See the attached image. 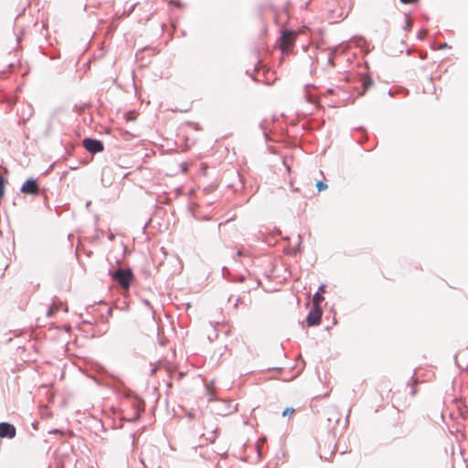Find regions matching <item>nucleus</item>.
<instances>
[{
    "label": "nucleus",
    "instance_id": "obj_1",
    "mask_svg": "<svg viewBox=\"0 0 468 468\" xmlns=\"http://www.w3.org/2000/svg\"><path fill=\"white\" fill-rule=\"evenodd\" d=\"M112 279L116 281L123 289H128L133 280V271L130 269H118L113 274Z\"/></svg>",
    "mask_w": 468,
    "mask_h": 468
},
{
    "label": "nucleus",
    "instance_id": "obj_2",
    "mask_svg": "<svg viewBox=\"0 0 468 468\" xmlns=\"http://www.w3.org/2000/svg\"><path fill=\"white\" fill-rule=\"evenodd\" d=\"M323 311L319 304L314 305L310 312L308 313L306 323L308 326L318 325L321 323Z\"/></svg>",
    "mask_w": 468,
    "mask_h": 468
},
{
    "label": "nucleus",
    "instance_id": "obj_3",
    "mask_svg": "<svg viewBox=\"0 0 468 468\" xmlns=\"http://www.w3.org/2000/svg\"><path fill=\"white\" fill-rule=\"evenodd\" d=\"M296 32L292 30H283L281 37V48L285 50L294 44Z\"/></svg>",
    "mask_w": 468,
    "mask_h": 468
},
{
    "label": "nucleus",
    "instance_id": "obj_4",
    "mask_svg": "<svg viewBox=\"0 0 468 468\" xmlns=\"http://www.w3.org/2000/svg\"><path fill=\"white\" fill-rule=\"evenodd\" d=\"M84 148L92 154L101 153L103 151V144L100 140L86 138L82 141Z\"/></svg>",
    "mask_w": 468,
    "mask_h": 468
},
{
    "label": "nucleus",
    "instance_id": "obj_5",
    "mask_svg": "<svg viewBox=\"0 0 468 468\" xmlns=\"http://www.w3.org/2000/svg\"><path fill=\"white\" fill-rule=\"evenodd\" d=\"M16 436V428L7 422L0 423V437L12 439Z\"/></svg>",
    "mask_w": 468,
    "mask_h": 468
},
{
    "label": "nucleus",
    "instance_id": "obj_6",
    "mask_svg": "<svg viewBox=\"0 0 468 468\" xmlns=\"http://www.w3.org/2000/svg\"><path fill=\"white\" fill-rule=\"evenodd\" d=\"M20 190L25 194L37 195L39 189L36 180L28 179L22 185Z\"/></svg>",
    "mask_w": 468,
    "mask_h": 468
},
{
    "label": "nucleus",
    "instance_id": "obj_7",
    "mask_svg": "<svg viewBox=\"0 0 468 468\" xmlns=\"http://www.w3.org/2000/svg\"><path fill=\"white\" fill-rule=\"evenodd\" d=\"M325 285L322 284L319 286L317 292L314 293L313 298L314 305L321 304V303L324 300L323 293L324 292Z\"/></svg>",
    "mask_w": 468,
    "mask_h": 468
},
{
    "label": "nucleus",
    "instance_id": "obj_8",
    "mask_svg": "<svg viewBox=\"0 0 468 468\" xmlns=\"http://www.w3.org/2000/svg\"><path fill=\"white\" fill-rule=\"evenodd\" d=\"M372 84H373L372 80L370 78H366L362 83L364 90H367Z\"/></svg>",
    "mask_w": 468,
    "mask_h": 468
},
{
    "label": "nucleus",
    "instance_id": "obj_9",
    "mask_svg": "<svg viewBox=\"0 0 468 468\" xmlns=\"http://www.w3.org/2000/svg\"><path fill=\"white\" fill-rule=\"evenodd\" d=\"M5 179L0 176V197L5 194Z\"/></svg>",
    "mask_w": 468,
    "mask_h": 468
},
{
    "label": "nucleus",
    "instance_id": "obj_10",
    "mask_svg": "<svg viewBox=\"0 0 468 468\" xmlns=\"http://www.w3.org/2000/svg\"><path fill=\"white\" fill-rule=\"evenodd\" d=\"M316 186L318 188L319 191H322V190H325L327 188V185L324 184V182L322 181H319L317 184H316Z\"/></svg>",
    "mask_w": 468,
    "mask_h": 468
},
{
    "label": "nucleus",
    "instance_id": "obj_11",
    "mask_svg": "<svg viewBox=\"0 0 468 468\" xmlns=\"http://www.w3.org/2000/svg\"><path fill=\"white\" fill-rule=\"evenodd\" d=\"M58 305H56V304H53V305L49 308V310H48V316H51L54 313H56V312L58 311Z\"/></svg>",
    "mask_w": 468,
    "mask_h": 468
},
{
    "label": "nucleus",
    "instance_id": "obj_12",
    "mask_svg": "<svg viewBox=\"0 0 468 468\" xmlns=\"http://www.w3.org/2000/svg\"><path fill=\"white\" fill-rule=\"evenodd\" d=\"M294 412V410L292 408H287L283 410L282 412V415L283 416H286V415H291Z\"/></svg>",
    "mask_w": 468,
    "mask_h": 468
},
{
    "label": "nucleus",
    "instance_id": "obj_13",
    "mask_svg": "<svg viewBox=\"0 0 468 468\" xmlns=\"http://www.w3.org/2000/svg\"><path fill=\"white\" fill-rule=\"evenodd\" d=\"M419 0H400L401 3L406 4V5L415 4Z\"/></svg>",
    "mask_w": 468,
    "mask_h": 468
},
{
    "label": "nucleus",
    "instance_id": "obj_14",
    "mask_svg": "<svg viewBox=\"0 0 468 468\" xmlns=\"http://www.w3.org/2000/svg\"><path fill=\"white\" fill-rule=\"evenodd\" d=\"M447 47V44L446 43H442L440 45V48H444Z\"/></svg>",
    "mask_w": 468,
    "mask_h": 468
}]
</instances>
